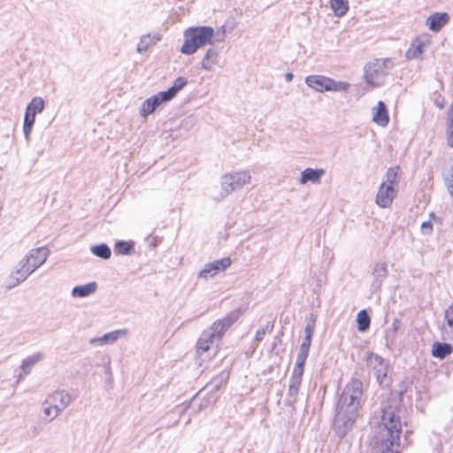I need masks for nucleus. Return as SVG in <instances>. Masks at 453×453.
<instances>
[{
	"instance_id": "f257e3e1",
	"label": "nucleus",
	"mask_w": 453,
	"mask_h": 453,
	"mask_svg": "<svg viewBox=\"0 0 453 453\" xmlns=\"http://www.w3.org/2000/svg\"><path fill=\"white\" fill-rule=\"evenodd\" d=\"M365 400L363 381L351 379L338 395L334 405L333 428L339 438H344L352 430Z\"/></svg>"
},
{
	"instance_id": "f03ea898",
	"label": "nucleus",
	"mask_w": 453,
	"mask_h": 453,
	"mask_svg": "<svg viewBox=\"0 0 453 453\" xmlns=\"http://www.w3.org/2000/svg\"><path fill=\"white\" fill-rule=\"evenodd\" d=\"M380 440L381 453H397L402 425L398 409L388 401L382 402L380 407Z\"/></svg>"
},
{
	"instance_id": "7ed1b4c3",
	"label": "nucleus",
	"mask_w": 453,
	"mask_h": 453,
	"mask_svg": "<svg viewBox=\"0 0 453 453\" xmlns=\"http://www.w3.org/2000/svg\"><path fill=\"white\" fill-rule=\"evenodd\" d=\"M214 29L209 26L191 27L184 31V42L180 52L184 55H193L200 48L212 44Z\"/></svg>"
},
{
	"instance_id": "20e7f679",
	"label": "nucleus",
	"mask_w": 453,
	"mask_h": 453,
	"mask_svg": "<svg viewBox=\"0 0 453 453\" xmlns=\"http://www.w3.org/2000/svg\"><path fill=\"white\" fill-rule=\"evenodd\" d=\"M251 176L249 171L232 172L226 173L221 177V191L215 198L221 200L229 196L234 191L241 189L246 183L250 181Z\"/></svg>"
},
{
	"instance_id": "39448f33",
	"label": "nucleus",
	"mask_w": 453,
	"mask_h": 453,
	"mask_svg": "<svg viewBox=\"0 0 453 453\" xmlns=\"http://www.w3.org/2000/svg\"><path fill=\"white\" fill-rule=\"evenodd\" d=\"M366 365L370 367L380 387H388L391 384V379L388 376V364L379 354L374 352H368L366 358Z\"/></svg>"
},
{
	"instance_id": "423d86ee",
	"label": "nucleus",
	"mask_w": 453,
	"mask_h": 453,
	"mask_svg": "<svg viewBox=\"0 0 453 453\" xmlns=\"http://www.w3.org/2000/svg\"><path fill=\"white\" fill-rule=\"evenodd\" d=\"M305 83L319 92L346 91L349 84L343 81H335L323 75H310L305 78Z\"/></svg>"
},
{
	"instance_id": "0eeeda50",
	"label": "nucleus",
	"mask_w": 453,
	"mask_h": 453,
	"mask_svg": "<svg viewBox=\"0 0 453 453\" xmlns=\"http://www.w3.org/2000/svg\"><path fill=\"white\" fill-rule=\"evenodd\" d=\"M387 75L384 62H377L375 59L365 67V81L373 86H381Z\"/></svg>"
},
{
	"instance_id": "6e6552de",
	"label": "nucleus",
	"mask_w": 453,
	"mask_h": 453,
	"mask_svg": "<svg viewBox=\"0 0 453 453\" xmlns=\"http://www.w3.org/2000/svg\"><path fill=\"white\" fill-rule=\"evenodd\" d=\"M71 395L65 390H58L49 395L44 403L52 404L55 410V414L50 420L55 418L63 410H65L71 403Z\"/></svg>"
},
{
	"instance_id": "1a4fd4ad",
	"label": "nucleus",
	"mask_w": 453,
	"mask_h": 453,
	"mask_svg": "<svg viewBox=\"0 0 453 453\" xmlns=\"http://www.w3.org/2000/svg\"><path fill=\"white\" fill-rule=\"evenodd\" d=\"M230 257H223L221 259L215 260L208 263L198 273V277L207 280L211 278L220 272H224L226 268L231 265Z\"/></svg>"
},
{
	"instance_id": "9d476101",
	"label": "nucleus",
	"mask_w": 453,
	"mask_h": 453,
	"mask_svg": "<svg viewBox=\"0 0 453 453\" xmlns=\"http://www.w3.org/2000/svg\"><path fill=\"white\" fill-rule=\"evenodd\" d=\"M50 254L46 247H40L30 250L29 254L22 261L35 272L45 263Z\"/></svg>"
},
{
	"instance_id": "9b49d317",
	"label": "nucleus",
	"mask_w": 453,
	"mask_h": 453,
	"mask_svg": "<svg viewBox=\"0 0 453 453\" xmlns=\"http://www.w3.org/2000/svg\"><path fill=\"white\" fill-rule=\"evenodd\" d=\"M163 91L147 98L140 107V115L143 118L148 117L153 113L163 103L169 102L170 100Z\"/></svg>"
},
{
	"instance_id": "f8f14e48",
	"label": "nucleus",
	"mask_w": 453,
	"mask_h": 453,
	"mask_svg": "<svg viewBox=\"0 0 453 453\" xmlns=\"http://www.w3.org/2000/svg\"><path fill=\"white\" fill-rule=\"evenodd\" d=\"M397 195V188L393 185L382 182L376 196V203L381 208L390 206Z\"/></svg>"
},
{
	"instance_id": "ddd939ff",
	"label": "nucleus",
	"mask_w": 453,
	"mask_h": 453,
	"mask_svg": "<svg viewBox=\"0 0 453 453\" xmlns=\"http://www.w3.org/2000/svg\"><path fill=\"white\" fill-rule=\"evenodd\" d=\"M222 337L213 330L211 326L207 330H204L196 343L197 352L203 354L210 349V345L213 343H219Z\"/></svg>"
},
{
	"instance_id": "4468645a",
	"label": "nucleus",
	"mask_w": 453,
	"mask_h": 453,
	"mask_svg": "<svg viewBox=\"0 0 453 453\" xmlns=\"http://www.w3.org/2000/svg\"><path fill=\"white\" fill-rule=\"evenodd\" d=\"M242 313L240 308L230 311L222 319H218L211 325L213 330L223 337L225 332L238 320Z\"/></svg>"
},
{
	"instance_id": "2eb2a0df",
	"label": "nucleus",
	"mask_w": 453,
	"mask_h": 453,
	"mask_svg": "<svg viewBox=\"0 0 453 453\" xmlns=\"http://www.w3.org/2000/svg\"><path fill=\"white\" fill-rule=\"evenodd\" d=\"M388 264L386 262L377 263L372 272L371 291L372 293L380 289L383 280L388 277Z\"/></svg>"
},
{
	"instance_id": "dca6fc26",
	"label": "nucleus",
	"mask_w": 453,
	"mask_h": 453,
	"mask_svg": "<svg viewBox=\"0 0 453 453\" xmlns=\"http://www.w3.org/2000/svg\"><path fill=\"white\" fill-rule=\"evenodd\" d=\"M449 21V15L447 12H434L427 17L426 25L433 32H439Z\"/></svg>"
},
{
	"instance_id": "f3484780",
	"label": "nucleus",
	"mask_w": 453,
	"mask_h": 453,
	"mask_svg": "<svg viewBox=\"0 0 453 453\" xmlns=\"http://www.w3.org/2000/svg\"><path fill=\"white\" fill-rule=\"evenodd\" d=\"M19 265V268L13 272L10 276L12 282L6 285L7 289H11L16 287L17 285L27 280V278L32 273H34L33 271H31L30 267L27 266L22 260L20 261Z\"/></svg>"
},
{
	"instance_id": "a211bd4d",
	"label": "nucleus",
	"mask_w": 453,
	"mask_h": 453,
	"mask_svg": "<svg viewBox=\"0 0 453 453\" xmlns=\"http://www.w3.org/2000/svg\"><path fill=\"white\" fill-rule=\"evenodd\" d=\"M325 173V170L322 168H305L301 173L299 181L301 184H305L307 182L319 184L320 183L321 178Z\"/></svg>"
},
{
	"instance_id": "6ab92c4d",
	"label": "nucleus",
	"mask_w": 453,
	"mask_h": 453,
	"mask_svg": "<svg viewBox=\"0 0 453 453\" xmlns=\"http://www.w3.org/2000/svg\"><path fill=\"white\" fill-rule=\"evenodd\" d=\"M441 331L444 340L453 341V303L444 311V323Z\"/></svg>"
},
{
	"instance_id": "aec40b11",
	"label": "nucleus",
	"mask_w": 453,
	"mask_h": 453,
	"mask_svg": "<svg viewBox=\"0 0 453 453\" xmlns=\"http://www.w3.org/2000/svg\"><path fill=\"white\" fill-rule=\"evenodd\" d=\"M372 120L380 127H386L388 124V111L384 102H378L376 111L372 115Z\"/></svg>"
},
{
	"instance_id": "412c9836",
	"label": "nucleus",
	"mask_w": 453,
	"mask_h": 453,
	"mask_svg": "<svg viewBox=\"0 0 453 453\" xmlns=\"http://www.w3.org/2000/svg\"><path fill=\"white\" fill-rule=\"evenodd\" d=\"M97 289L96 281L88 282L84 285H77L72 289V296L75 298H84L94 294Z\"/></svg>"
},
{
	"instance_id": "4be33fe9",
	"label": "nucleus",
	"mask_w": 453,
	"mask_h": 453,
	"mask_svg": "<svg viewBox=\"0 0 453 453\" xmlns=\"http://www.w3.org/2000/svg\"><path fill=\"white\" fill-rule=\"evenodd\" d=\"M160 40L161 35L157 33L143 35L140 37L136 50L139 53H143L148 50L150 46L156 44Z\"/></svg>"
},
{
	"instance_id": "5701e85b",
	"label": "nucleus",
	"mask_w": 453,
	"mask_h": 453,
	"mask_svg": "<svg viewBox=\"0 0 453 453\" xmlns=\"http://www.w3.org/2000/svg\"><path fill=\"white\" fill-rule=\"evenodd\" d=\"M432 356L444 359L453 352V346L447 342H435L432 346Z\"/></svg>"
},
{
	"instance_id": "b1692460",
	"label": "nucleus",
	"mask_w": 453,
	"mask_h": 453,
	"mask_svg": "<svg viewBox=\"0 0 453 453\" xmlns=\"http://www.w3.org/2000/svg\"><path fill=\"white\" fill-rule=\"evenodd\" d=\"M219 53V50L218 47L213 46L209 48L202 60V68L210 71L217 63Z\"/></svg>"
},
{
	"instance_id": "393cba45",
	"label": "nucleus",
	"mask_w": 453,
	"mask_h": 453,
	"mask_svg": "<svg viewBox=\"0 0 453 453\" xmlns=\"http://www.w3.org/2000/svg\"><path fill=\"white\" fill-rule=\"evenodd\" d=\"M43 358L44 354L42 352H37L23 359L20 367L22 369L24 375L28 374L31 372L32 368Z\"/></svg>"
},
{
	"instance_id": "a878e982",
	"label": "nucleus",
	"mask_w": 453,
	"mask_h": 453,
	"mask_svg": "<svg viewBox=\"0 0 453 453\" xmlns=\"http://www.w3.org/2000/svg\"><path fill=\"white\" fill-rule=\"evenodd\" d=\"M114 251L119 255L130 256L135 251L133 241H117L114 244Z\"/></svg>"
},
{
	"instance_id": "bb28decb",
	"label": "nucleus",
	"mask_w": 453,
	"mask_h": 453,
	"mask_svg": "<svg viewBox=\"0 0 453 453\" xmlns=\"http://www.w3.org/2000/svg\"><path fill=\"white\" fill-rule=\"evenodd\" d=\"M188 84V81L186 78L180 76L175 79L173 84L166 90L163 91L171 101L173 99L177 94Z\"/></svg>"
},
{
	"instance_id": "cd10ccee",
	"label": "nucleus",
	"mask_w": 453,
	"mask_h": 453,
	"mask_svg": "<svg viewBox=\"0 0 453 453\" xmlns=\"http://www.w3.org/2000/svg\"><path fill=\"white\" fill-rule=\"evenodd\" d=\"M126 329L114 330L104 334L103 336L91 340V342H99L101 344H108L115 342L120 336L127 334Z\"/></svg>"
},
{
	"instance_id": "c85d7f7f",
	"label": "nucleus",
	"mask_w": 453,
	"mask_h": 453,
	"mask_svg": "<svg viewBox=\"0 0 453 453\" xmlns=\"http://www.w3.org/2000/svg\"><path fill=\"white\" fill-rule=\"evenodd\" d=\"M424 42L419 39H416L412 42L410 48L407 50L405 53V58L407 59H415L419 58L424 52Z\"/></svg>"
},
{
	"instance_id": "c756f323",
	"label": "nucleus",
	"mask_w": 453,
	"mask_h": 453,
	"mask_svg": "<svg viewBox=\"0 0 453 453\" xmlns=\"http://www.w3.org/2000/svg\"><path fill=\"white\" fill-rule=\"evenodd\" d=\"M357 330L361 333L366 332L371 326V318L366 310L363 309L357 314Z\"/></svg>"
},
{
	"instance_id": "7c9ffc66",
	"label": "nucleus",
	"mask_w": 453,
	"mask_h": 453,
	"mask_svg": "<svg viewBox=\"0 0 453 453\" xmlns=\"http://www.w3.org/2000/svg\"><path fill=\"white\" fill-rule=\"evenodd\" d=\"M90 251L94 256L104 260L109 259L111 256V250L106 243L93 245L90 248Z\"/></svg>"
},
{
	"instance_id": "2f4dec72",
	"label": "nucleus",
	"mask_w": 453,
	"mask_h": 453,
	"mask_svg": "<svg viewBox=\"0 0 453 453\" xmlns=\"http://www.w3.org/2000/svg\"><path fill=\"white\" fill-rule=\"evenodd\" d=\"M330 6L335 16L342 17L349 10V2L348 0H330Z\"/></svg>"
},
{
	"instance_id": "473e14b6",
	"label": "nucleus",
	"mask_w": 453,
	"mask_h": 453,
	"mask_svg": "<svg viewBox=\"0 0 453 453\" xmlns=\"http://www.w3.org/2000/svg\"><path fill=\"white\" fill-rule=\"evenodd\" d=\"M45 108V101L41 96H35L27 104L26 110L35 114H39L43 111Z\"/></svg>"
},
{
	"instance_id": "72a5a7b5",
	"label": "nucleus",
	"mask_w": 453,
	"mask_h": 453,
	"mask_svg": "<svg viewBox=\"0 0 453 453\" xmlns=\"http://www.w3.org/2000/svg\"><path fill=\"white\" fill-rule=\"evenodd\" d=\"M401 172V168L398 165H395L392 167H389L385 174L386 180L384 182H387L388 185H393L395 187V185L399 182V173Z\"/></svg>"
},
{
	"instance_id": "f704fd0d",
	"label": "nucleus",
	"mask_w": 453,
	"mask_h": 453,
	"mask_svg": "<svg viewBox=\"0 0 453 453\" xmlns=\"http://www.w3.org/2000/svg\"><path fill=\"white\" fill-rule=\"evenodd\" d=\"M447 143L449 147L453 148V104L448 113Z\"/></svg>"
},
{
	"instance_id": "c9c22d12",
	"label": "nucleus",
	"mask_w": 453,
	"mask_h": 453,
	"mask_svg": "<svg viewBox=\"0 0 453 453\" xmlns=\"http://www.w3.org/2000/svg\"><path fill=\"white\" fill-rule=\"evenodd\" d=\"M273 326H273V322H270V321H269V322H267V323H266V325H265L264 327L259 328V329L257 331V333H256V337H255V338H256V340H257V342H261V341L264 339V337H265V334H266V332H267V331H269V332H272V331H273Z\"/></svg>"
},
{
	"instance_id": "e433bc0d",
	"label": "nucleus",
	"mask_w": 453,
	"mask_h": 453,
	"mask_svg": "<svg viewBox=\"0 0 453 453\" xmlns=\"http://www.w3.org/2000/svg\"><path fill=\"white\" fill-rule=\"evenodd\" d=\"M316 318L311 315L309 322L306 324L304 328V336H313L315 329Z\"/></svg>"
},
{
	"instance_id": "4c0bfd02",
	"label": "nucleus",
	"mask_w": 453,
	"mask_h": 453,
	"mask_svg": "<svg viewBox=\"0 0 453 453\" xmlns=\"http://www.w3.org/2000/svg\"><path fill=\"white\" fill-rule=\"evenodd\" d=\"M298 392H299V388L288 387V404H289L291 406H294V404L296 403V399H297Z\"/></svg>"
},
{
	"instance_id": "58836bf2",
	"label": "nucleus",
	"mask_w": 453,
	"mask_h": 453,
	"mask_svg": "<svg viewBox=\"0 0 453 453\" xmlns=\"http://www.w3.org/2000/svg\"><path fill=\"white\" fill-rule=\"evenodd\" d=\"M421 232L424 234H430L433 232V224L430 220L424 221L421 224Z\"/></svg>"
},
{
	"instance_id": "ea45409f",
	"label": "nucleus",
	"mask_w": 453,
	"mask_h": 453,
	"mask_svg": "<svg viewBox=\"0 0 453 453\" xmlns=\"http://www.w3.org/2000/svg\"><path fill=\"white\" fill-rule=\"evenodd\" d=\"M35 117H36V114L26 110L23 123H27V124L28 123V124L34 125L35 122Z\"/></svg>"
},
{
	"instance_id": "a19ab883",
	"label": "nucleus",
	"mask_w": 453,
	"mask_h": 453,
	"mask_svg": "<svg viewBox=\"0 0 453 453\" xmlns=\"http://www.w3.org/2000/svg\"><path fill=\"white\" fill-rule=\"evenodd\" d=\"M303 378L291 376L288 387L300 388Z\"/></svg>"
},
{
	"instance_id": "79ce46f5",
	"label": "nucleus",
	"mask_w": 453,
	"mask_h": 453,
	"mask_svg": "<svg viewBox=\"0 0 453 453\" xmlns=\"http://www.w3.org/2000/svg\"><path fill=\"white\" fill-rule=\"evenodd\" d=\"M310 349L311 348H309V347H304V346L300 345L297 357H302V358L307 359V357L309 356Z\"/></svg>"
},
{
	"instance_id": "37998d69",
	"label": "nucleus",
	"mask_w": 453,
	"mask_h": 453,
	"mask_svg": "<svg viewBox=\"0 0 453 453\" xmlns=\"http://www.w3.org/2000/svg\"><path fill=\"white\" fill-rule=\"evenodd\" d=\"M34 125L23 123V133L27 140H28L29 135L33 130Z\"/></svg>"
},
{
	"instance_id": "c03bdc74",
	"label": "nucleus",
	"mask_w": 453,
	"mask_h": 453,
	"mask_svg": "<svg viewBox=\"0 0 453 453\" xmlns=\"http://www.w3.org/2000/svg\"><path fill=\"white\" fill-rule=\"evenodd\" d=\"M303 372H304L303 369L299 368V366L295 365L294 369L292 371L291 376L303 378Z\"/></svg>"
},
{
	"instance_id": "a18cd8bd",
	"label": "nucleus",
	"mask_w": 453,
	"mask_h": 453,
	"mask_svg": "<svg viewBox=\"0 0 453 453\" xmlns=\"http://www.w3.org/2000/svg\"><path fill=\"white\" fill-rule=\"evenodd\" d=\"M377 62H384L385 70L393 67V62L391 58L376 59Z\"/></svg>"
},
{
	"instance_id": "49530a36",
	"label": "nucleus",
	"mask_w": 453,
	"mask_h": 453,
	"mask_svg": "<svg viewBox=\"0 0 453 453\" xmlns=\"http://www.w3.org/2000/svg\"><path fill=\"white\" fill-rule=\"evenodd\" d=\"M311 340H312V337L311 336H304L303 341H302V343L301 345L302 346H304V347H309L311 348Z\"/></svg>"
},
{
	"instance_id": "de8ad7c7",
	"label": "nucleus",
	"mask_w": 453,
	"mask_h": 453,
	"mask_svg": "<svg viewBox=\"0 0 453 453\" xmlns=\"http://www.w3.org/2000/svg\"><path fill=\"white\" fill-rule=\"evenodd\" d=\"M305 362H306V359L296 357V361L295 365L299 366V368H302L304 370Z\"/></svg>"
},
{
	"instance_id": "09e8293b",
	"label": "nucleus",
	"mask_w": 453,
	"mask_h": 453,
	"mask_svg": "<svg viewBox=\"0 0 453 453\" xmlns=\"http://www.w3.org/2000/svg\"><path fill=\"white\" fill-rule=\"evenodd\" d=\"M445 182H453V164L450 165L449 168V177L445 178Z\"/></svg>"
},
{
	"instance_id": "8fccbe9b",
	"label": "nucleus",
	"mask_w": 453,
	"mask_h": 453,
	"mask_svg": "<svg viewBox=\"0 0 453 453\" xmlns=\"http://www.w3.org/2000/svg\"><path fill=\"white\" fill-rule=\"evenodd\" d=\"M52 409H54V408H53V406H52V404H49V406L45 407V409H44V414H45L46 416H50V413H51V410H52Z\"/></svg>"
},
{
	"instance_id": "3c124183",
	"label": "nucleus",
	"mask_w": 453,
	"mask_h": 453,
	"mask_svg": "<svg viewBox=\"0 0 453 453\" xmlns=\"http://www.w3.org/2000/svg\"><path fill=\"white\" fill-rule=\"evenodd\" d=\"M293 78H294V74H293L292 73H287L285 74V80H286L288 82L292 81Z\"/></svg>"
},
{
	"instance_id": "603ef678",
	"label": "nucleus",
	"mask_w": 453,
	"mask_h": 453,
	"mask_svg": "<svg viewBox=\"0 0 453 453\" xmlns=\"http://www.w3.org/2000/svg\"><path fill=\"white\" fill-rule=\"evenodd\" d=\"M280 342H281V339L279 336H275L274 340H273V349H275L277 344H279Z\"/></svg>"
},
{
	"instance_id": "864d4df0",
	"label": "nucleus",
	"mask_w": 453,
	"mask_h": 453,
	"mask_svg": "<svg viewBox=\"0 0 453 453\" xmlns=\"http://www.w3.org/2000/svg\"><path fill=\"white\" fill-rule=\"evenodd\" d=\"M435 104L437 107H439L440 109H442L444 107V100L441 99V101L439 100H436L435 101Z\"/></svg>"
},
{
	"instance_id": "5fc2aeb1",
	"label": "nucleus",
	"mask_w": 453,
	"mask_h": 453,
	"mask_svg": "<svg viewBox=\"0 0 453 453\" xmlns=\"http://www.w3.org/2000/svg\"><path fill=\"white\" fill-rule=\"evenodd\" d=\"M392 327H393V330L395 332L398 330L399 328V321L398 320H395L392 324Z\"/></svg>"
},
{
	"instance_id": "6e6d98bb",
	"label": "nucleus",
	"mask_w": 453,
	"mask_h": 453,
	"mask_svg": "<svg viewBox=\"0 0 453 453\" xmlns=\"http://www.w3.org/2000/svg\"><path fill=\"white\" fill-rule=\"evenodd\" d=\"M448 188L449 189L450 195L453 196V181L446 183Z\"/></svg>"
},
{
	"instance_id": "4d7b16f0",
	"label": "nucleus",
	"mask_w": 453,
	"mask_h": 453,
	"mask_svg": "<svg viewBox=\"0 0 453 453\" xmlns=\"http://www.w3.org/2000/svg\"><path fill=\"white\" fill-rule=\"evenodd\" d=\"M430 217H431V218H434V217H435V216H434V212H432V213L430 214Z\"/></svg>"
}]
</instances>
